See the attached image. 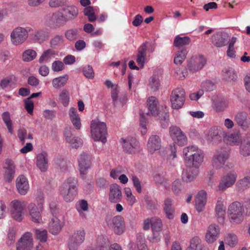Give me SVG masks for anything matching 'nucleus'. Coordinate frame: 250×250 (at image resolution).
<instances>
[{"label":"nucleus","mask_w":250,"mask_h":250,"mask_svg":"<svg viewBox=\"0 0 250 250\" xmlns=\"http://www.w3.org/2000/svg\"><path fill=\"white\" fill-rule=\"evenodd\" d=\"M69 118L74 127L77 129L81 127V120L76 108L71 107L68 111Z\"/></svg>","instance_id":"31"},{"label":"nucleus","mask_w":250,"mask_h":250,"mask_svg":"<svg viewBox=\"0 0 250 250\" xmlns=\"http://www.w3.org/2000/svg\"><path fill=\"white\" fill-rule=\"evenodd\" d=\"M63 224L58 217L54 216L49 225V231L53 235L58 234L62 230Z\"/></svg>","instance_id":"30"},{"label":"nucleus","mask_w":250,"mask_h":250,"mask_svg":"<svg viewBox=\"0 0 250 250\" xmlns=\"http://www.w3.org/2000/svg\"><path fill=\"white\" fill-rule=\"evenodd\" d=\"M30 30V27L24 28L19 26L15 28L10 33L12 44L15 46H18L23 43L27 39Z\"/></svg>","instance_id":"9"},{"label":"nucleus","mask_w":250,"mask_h":250,"mask_svg":"<svg viewBox=\"0 0 250 250\" xmlns=\"http://www.w3.org/2000/svg\"><path fill=\"white\" fill-rule=\"evenodd\" d=\"M201 240L198 237H194L190 240L189 245L187 250H202Z\"/></svg>","instance_id":"45"},{"label":"nucleus","mask_w":250,"mask_h":250,"mask_svg":"<svg viewBox=\"0 0 250 250\" xmlns=\"http://www.w3.org/2000/svg\"><path fill=\"white\" fill-rule=\"evenodd\" d=\"M239 154L244 157L250 156V133H248L240 144Z\"/></svg>","instance_id":"27"},{"label":"nucleus","mask_w":250,"mask_h":250,"mask_svg":"<svg viewBox=\"0 0 250 250\" xmlns=\"http://www.w3.org/2000/svg\"><path fill=\"white\" fill-rule=\"evenodd\" d=\"M185 160L187 163L191 164L193 167L198 168L204 161L203 151L195 146H187L183 149Z\"/></svg>","instance_id":"3"},{"label":"nucleus","mask_w":250,"mask_h":250,"mask_svg":"<svg viewBox=\"0 0 250 250\" xmlns=\"http://www.w3.org/2000/svg\"><path fill=\"white\" fill-rule=\"evenodd\" d=\"M84 14L87 16L88 21L90 22H93L96 21V17L95 15V11L93 8L91 6H88L84 9Z\"/></svg>","instance_id":"56"},{"label":"nucleus","mask_w":250,"mask_h":250,"mask_svg":"<svg viewBox=\"0 0 250 250\" xmlns=\"http://www.w3.org/2000/svg\"><path fill=\"white\" fill-rule=\"evenodd\" d=\"M78 166L80 174L83 177L87 173L91 164V156L85 153H82L79 156L78 159Z\"/></svg>","instance_id":"18"},{"label":"nucleus","mask_w":250,"mask_h":250,"mask_svg":"<svg viewBox=\"0 0 250 250\" xmlns=\"http://www.w3.org/2000/svg\"><path fill=\"white\" fill-rule=\"evenodd\" d=\"M44 199L42 192L38 193L36 200L30 203L27 207L29 219L34 223L42 224L44 223L42 213L44 209Z\"/></svg>","instance_id":"1"},{"label":"nucleus","mask_w":250,"mask_h":250,"mask_svg":"<svg viewBox=\"0 0 250 250\" xmlns=\"http://www.w3.org/2000/svg\"><path fill=\"white\" fill-rule=\"evenodd\" d=\"M64 136L66 142L72 148L77 149L82 146L83 140L78 137L72 136L69 131L65 132Z\"/></svg>","instance_id":"29"},{"label":"nucleus","mask_w":250,"mask_h":250,"mask_svg":"<svg viewBox=\"0 0 250 250\" xmlns=\"http://www.w3.org/2000/svg\"><path fill=\"white\" fill-rule=\"evenodd\" d=\"M228 105L227 101L222 100L214 104V108L217 112L223 111Z\"/></svg>","instance_id":"62"},{"label":"nucleus","mask_w":250,"mask_h":250,"mask_svg":"<svg viewBox=\"0 0 250 250\" xmlns=\"http://www.w3.org/2000/svg\"><path fill=\"white\" fill-rule=\"evenodd\" d=\"M76 208L82 218H86V214L84 212L87 211L88 209V205L86 201L81 200L77 202L76 204Z\"/></svg>","instance_id":"39"},{"label":"nucleus","mask_w":250,"mask_h":250,"mask_svg":"<svg viewBox=\"0 0 250 250\" xmlns=\"http://www.w3.org/2000/svg\"><path fill=\"white\" fill-rule=\"evenodd\" d=\"M219 131L216 127L211 128L207 136V139L209 141H212L219 138Z\"/></svg>","instance_id":"58"},{"label":"nucleus","mask_w":250,"mask_h":250,"mask_svg":"<svg viewBox=\"0 0 250 250\" xmlns=\"http://www.w3.org/2000/svg\"><path fill=\"white\" fill-rule=\"evenodd\" d=\"M67 80L66 76L59 77L53 79L52 84L54 88H60L66 83Z\"/></svg>","instance_id":"47"},{"label":"nucleus","mask_w":250,"mask_h":250,"mask_svg":"<svg viewBox=\"0 0 250 250\" xmlns=\"http://www.w3.org/2000/svg\"><path fill=\"white\" fill-rule=\"evenodd\" d=\"M237 177V174L234 171H230L227 173L221 178L218 187V190L225 191L233 186L236 181Z\"/></svg>","instance_id":"16"},{"label":"nucleus","mask_w":250,"mask_h":250,"mask_svg":"<svg viewBox=\"0 0 250 250\" xmlns=\"http://www.w3.org/2000/svg\"><path fill=\"white\" fill-rule=\"evenodd\" d=\"M3 168L5 180L10 182L13 180L15 173L16 167L14 162L10 159H6Z\"/></svg>","instance_id":"22"},{"label":"nucleus","mask_w":250,"mask_h":250,"mask_svg":"<svg viewBox=\"0 0 250 250\" xmlns=\"http://www.w3.org/2000/svg\"><path fill=\"white\" fill-rule=\"evenodd\" d=\"M247 117L248 114L245 112L238 113L235 117V120L238 125L244 130H246L249 126Z\"/></svg>","instance_id":"34"},{"label":"nucleus","mask_w":250,"mask_h":250,"mask_svg":"<svg viewBox=\"0 0 250 250\" xmlns=\"http://www.w3.org/2000/svg\"><path fill=\"white\" fill-rule=\"evenodd\" d=\"M224 242L227 246L230 248H234L238 243V238L235 234L229 233L225 236Z\"/></svg>","instance_id":"36"},{"label":"nucleus","mask_w":250,"mask_h":250,"mask_svg":"<svg viewBox=\"0 0 250 250\" xmlns=\"http://www.w3.org/2000/svg\"><path fill=\"white\" fill-rule=\"evenodd\" d=\"M229 156V152L225 149H220L216 152L213 156L211 164L215 169L223 167Z\"/></svg>","instance_id":"13"},{"label":"nucleus","mask_w":250,"mask_h":250,"mask_svg":"<svg viewBox=\"0 0 250 250\" xmlns=\"http://www.w3.org/2000/svg\"><path fill=\"white\" fill-rule=\"evenodd\" d=\"M161 139L157 135L151 136L148 141L147 147L148 151L151 153H154L161 148Z\"/></svg>","instance_id":"28"},{"label":"nucleus","mask_w":250,"mask_h":250,"mask_svg":"<svg viewBox=\"0 0 250 250\" xmlns=\"http://www.w3.org/2000/svg\"><path fill=\"white\" fill-rule=\"evenodd\" d=\"M84 75L88 79H92L94 77V72L92 67L88 65L84 67L83 69Z\"/></svg>","instance_id":"61"},{"label":"nucleus","mask_w":250,"mask_h":250,"mask_svg":"<svg viewBox=\"0 0 250 250\" xmlns=\"http://www.w3.org/2000/svg\"><path fill=\"white\" fill-rule=\"evenodd\" d=\"M122 194L120 186L117 184L111 185L109 187L108 194L109 201L113 203H117L121 201Z\"/></svg>","instance_id":"23"},{"label":"nucleus","mask_w":250,"mask_h":250,"mask_svg":"<svg viewBox=\"0 0 250 250\" xmlns=\"http://www.w3.org/2000/svg\"><path fill=\"white\" fill-rule=\"evenodd\" d=\"M92 138L95 141H101L103 143L106 142V125L104 122L98 120L92 121L91 123Z\"/></svg>","instance_id":"7"},{"label":"nucleus","mask_w":250,"mask_h":250,"mask_svg":"<svg viewBox=\"0 0 250 250\" xmlns=\"http://www.w3.org/2000/svg\"><path fill=\"white\" fill-rule=\"evenodd\" d=\"M148 44H149L148 42L144 43L138 49L136 61L138 64L141 67H143L145 63L146 57V50Z\"/></svg>","instance_id":"32"},{"label":"nucleus","mask_w":250,"mask_h":250,"mask_svg":"<svg viewBox=\"0 0 250 250\" xmlns=\"http://www.w3.org/2000/svg\"><path fill=\"white\" fill-rule=\"evenodd\" d=\"M37 56L36 51L32 49L24 50L22 54V60L25 62H30L35 60Z\"/></svg>","instance_id":"42"},{"label":"nucleus","mask_w":250,"mask_h":250,"mask_svg":"<svg viewBox=\"0 0 250 250\" xmlns=\"http://www.w3.org/2000/svg\"><path fill=\"white\" fill-rule=\"evenodd\" d=\"M17 250H31L33 247V238L30 232L25 233L18 242Z\"/></svg>","instance_id":"20"},{"label":"nucleus","mask_w":250,"mask_h":250,"mask_svg":"<svg viewBox=\"0 0 250 250\" xmlns=\"http://www.w3.org/2000/svg\"><path fill=\"white\" fill-rule=\"evenodd\" d=\"M2 118L9 132L11 134H13L14 131L12 125V121L11 120L9 113L8 112H4L2 114Z\"/></svg>","instance_id":"51"},{"label":"nucleus","mask_w":250,"mask_h":250,"mask_svg":"<svg viewBox=\"0 0 250 250\" xmlns=\"http://www.w3.org/2000/svg\"><path fill=\"white\" fill-rule=\"evenodd\" d=\"M78 180L75 177H69L64 181L60 194L65 201L71 202L75 199L78 194Z\"/></svg>","instance_id":"4"},{"label":"nucleus","mask_w":250,"mask_h":250,"mask_svg":"<svg viewBox=\"0 0 250 250\" xmlns=\"http://www.w3.org/2000/svg\"><path fill=\"white\" fill-rule=\"evenodd\" d=\"M78 31L74 29L67 30L65 33V37L69 41L76 40L78 37Z\"/></svg>","instance_id":"63"},{"label":"nucleus","mask_w":250,"mask_h":250,"mask_svg":"<svg viewBox=\"0 0 250 250\" xmlns=\"http://www.w3.org/2000/svg\"><path fill=\"white\" fill-rule=\"evenodd\" d=\"M57 55V52L52 49H48L43 51L41 56L39 59V62L40 63L49 62L51 60L54 58Z\"/></svg>","instance_id":"33"},{"label":"nucleus","mask_w":250,"mask_h":250,"mask_svg":"<svg viewBox=\"0 0 250 250\" xmlns=\"http://www.w3.org/2000/svg\"><path fill=\"white\" fill-rule=\"evenodd\" d=\"M244 209L241 203L234 202L230 204L228 209V219L233 224H239L244 220Z\"/></svg>","instance_id":"6"},{"label":"nucleus","mask_w":250,"mask_h":250,"mask_svg":"<svg viewBox=\"0 0 250 250\" xmlns=\"http://www.w3.org/2000/svg\"><path fill=\"white\" fill-rule=\"evenodd\" d=\"M164 210L167 217L168 219H172L173 218L175 210L172 206V201L171 199L167 198L165 200Z\"/></svg>","instance_id":"38"},{"label":"nucleus","mask_w":250,"mask_h":250,"mask_svg":"<svg viewBox=\"0 0 250 250\" xmlns=\"http://www.w3.org/2000/svg\"><path fill=\"white\" fill-rule=\"evenodd\" d=\"M197 173V170H193L190 168L188 170H185L183 172L182 177L187 182H190L196 178Z\"/></svg>","instance_id":"46"},{"label":"nucleus","mask_w":250,"mask_h":250,"mask_svg":"<svg viewBox=\"0 0 250 250\" xmlns=\"http://www.w3.org/2000/svg\"><path fill=\"white\" fill-rule=\"evenodd\" d=\"M16 187L19 194L22 196L26 195L30 188L27 178L24 175H19L16 180Z\"/></svg>","instance_id":"21"},{"label":"nucleus","mask_w":250,"mask_h":250,"mask_svg":"<svg viewBox=\"0 0 250 250\" xmlns=\"http://www.w3.org/2000/svg\"><path fill=\"white\" fill-rule=\"evenodd\" d=\"M215 215L218 218L223 217L226 213L224 201L222 197H219L215 208Z\"/></svg>","instance_id":"37"},{"label":"nucleus","mask_w":250,"mask_h":250,"mask_svg":"<svg viewBox=\"0 0 250 250\" xmlns=\"http://www.w3.org/2000/svg\"><path fill=\"white\" fill-rule=\"evenodd\" d=\"M125 199L128 205L132 206L137 202L135 196L132 194L131 189L129 188H125L124 189Z\"/></svg>","instance_id":"50"},{"label":"nucleus","mask_w":250,"mask_h":250,"mask_svg":"<svg viewBox=\"0 0 250 250\" xmlns=\"http://www.w3.org/2000/svg\"><path fill=\"white\" fill-rule=\"evenodd\" d=\"M169 133L172 140L178 145L183 146L187 144V137L179 127L176 126H170Z\"/></svg>","instance_id":"15"},{"label":"nucleus","mask_w":250,"mask_h":250,"mask_svg":"<svg viewBox=\"0 0 250 250\" xmlns=\"http://www.w3.org/2000/svg\"><path fill=\"white\" fill-rule=\"evenodd\" d=\"M207 60L203 56H193L188 60L187 68L191 72H198L203 68Z\"/></svg>","instance_id":"12"},{"label":"nucleus","mask_w":250,"mask_h":250,"mask_svg":"<svg viewBox=\"0 0 250 250\" xmlns=\"http://www.w3.org/2000/svg\"><path fill=\"white\" fill-rule=\"evenodd\" d=\"M207 202V193L205 190L200 191L196 196L195 208L198 212H202Z\"/></svg>","instance_id":"24"},{"label":"nucleus","mask_w":250,"mask_h":250,"mask_svg":"<svg viewBox=\"0 0 250 250\" xmlns=\"http://www.w3.org/2000/svg\"><path fill=\"white\" fill-rule=\"evenodd\" d=\"M227 143L230 145L238 146L243 141L239 133H232L225 137Z\"/></svg>","instance_id":"35"},{"label":"nucleus","mask_w":250,"mask_h":250,"mask_svg":"<svg viewBox=\"0 0 250 250\" xmlns=\"http://www.w3.org/2000/svg\"><path fill=\"white\" fill-rule=\"evenodd\" d=\"M44 22L48 26L52 28H57L54 13L50 14L46 16L44 19Z\"/></svg>","instance_id":"53"},{"label":"nucleus","mask_w":250,"mask_h":250,"mask_svg":"<svg viewBox=\"0 0 250 250\" xmlns=\"http://www.w3.org/2000/svg\"><path fill=\"white\" fill-rule=\"evenodd\" d=\"M64 68V63L60 61H55L53 62L51 69L54 72H58Z\"/></svg>","instance_id":"60"},{"label":"nucleus","mask_w":250,"mask_h":250,"mask_svg":"<svg viewBox=\"0 0 250 250\" xmlns=\"http://www.w3.org/2000/svg\"><path fill=\"white\" fill-rule=\"evenodd\" d=\"M185 91L182 88H176L171 92L170 96V103L173 109L181 108L185 101Z\"/></svg>","instance_id":"11"},{"label":"nucleus","mask_w":250,"mask_h":250,"mask_svg":"<svg viewBox=\"0 0 250 250\" xmlns=\"http://www.w3.org/2000/svg\"><path fill=\"white\" fill-rule=\"evenodd\" d=\"M190 42V39L188 37H181L179 35H177L174 39L173 45L175 47H181L189 44Z\"/></svg>","instance_id":"44"},{"label":"nucleus","mask_w":250,"mask_h":250,"mask_svg":"<svg viewBox=\"0 0 250 250\" xmlns=\"http://www.w3.org/2000/svg\"><path fill=\"white\" fill-rule=\"evenodd\" d=\"M220 234V228L215 224H211L207 228L205 239L207 243L212 244L219 237Z\"/></svg>","instance_id":"19"},{"label":"nucleus","mask_w":250,"mask_h":250,"mask_svg":"<svg viewBox=\"0 0 250 250\" xmlns=\"http://www.w3.org/2000/svg\"><path fill=\"white\" fill-rule=\"evenodd\" d=\"M150 227L152 229L153 239L156 241H159L160 239L159 232L162 228V220L157 217H152L145 220L144 222V229L148 230Z\"/></svg>","instance_id":"10"},{"label":"nucleus","mask_w":250,"mask_h":250,"mask_svg":"<svg viewBox=\"0 0 250 250\" xmlns=\"http://www.w3.org/2000/svg\"><path fill=\"white\" fill-rule=\"evenodd\" d=\"M64 16L67 21L75 19L78 15V8L73 5L67 6L65 9Z\"/></svg>","instance_id":"41"},{"label":"nucleus","mask_w":250,"mask_h":250,"mask_svg":"<svg viewBox=\"0 0 250 250\" xmlns=\"http://www.w3.org/2000/svg\"><path fill=\"white\" fill-rule=\"evenodd\" d=\"M86 232L83 228L74 230L69 237L68 247L69 250H80V246L84 242Z\"/></svg>","instance_id":"8"},{"label":"nucleus","mask_w":250,"mask_h":250,"mask_svg":"<svg viewBox=\"0 0 250 250\" xmlns=\"http://www.w3.org/2000/svg\"><path fill=\"white\" fill-rule=\"evenodd\" d=\"M54 15L55 18L56 19L57 27L63 25L67 21H68L64 15L61 12H58L55 13Z\"/></svg>","instance_id":"55"},{"label":"nucleus","mask_w":250,"mask_h":250,"mask_svg":"<svg viewBox=\"0 0 250 250\" xmlns=\"http://www.w3.org/2000/svg\"><path fill=\"white\" fill-rule=\"evenodd\" d=\"M26 202L19 199L12 200L9 205L10 216L12 219L21 222L24 219L25 214Z\"/></svg>","instance_id":"5"},{"label":"nucleus","mask_w":250,"mask_h":250,"mask_svg":"<svg viewBox=\"0 0 250 250\" xmlns=\"http://www.w3.org/2000/svg\"><path fill=\"white\" fill-rule=\"evenodd\" d=\"M131 180L137 192L141 193L142 191L141 182L139 178L136 176L133 175L132 176Z\"/></svg>","instance_id":"64"},{"label":"nucleus","mask_w":250,"mask_h":250,"mask_svg":"<svg viewBox=\"0 0 250 250\" xmlns=\"http://www.w3.org/2000/svg\"><path fill=\"white\" fill-rule=\"evenodd\" d=\"M188 51L186 49H183L175 53L174 58V63L177 65H180L187 57Z\"/></svg>","instance_id":"43"},{"label":"nucleus","mask_w":250,"mask_h":250,"mask_svg":"<svg viewBox=\"0 0 250 250\" xmlns=\"http://www.w3.org/2000/svg\"><path fill=\"white\" fill-rule=\"evenodd\" d=\"M59 100L63 106H67L69 102V92L65 89L62 90L59 95Z\"/></svg>","instance_id":"54"},{"label":"nucleus","mask_w":250,"mask_h":250,"mask_svg":"<svg viewBox=\"0 0 250 250\" xmlns=\"http://www.w3.org/2000/svg\"><path fill=\"white\" fill-rule=\"evenodd\" d=\"M227 38V34L224 32H216L211 36V43L216 47H222L225 45Z\"/></svg>","instance_id":"25"},{"label":"nucleus","mask_w":250,"mask_h":250,"mask_svg":"<svg viewBox=\"0 0 250 250\" xmlns=\"http://www.w3.org/2000/svg\"><path fill=\"white\" fill-rule=\"evenodd\" d=\"M222 76L223 79L229 82H233L236 80L237 75L234 70L230 68H225L222 70Z\"/></svg>","instance_id":"40"},{"label":"nucleus","mask_w":250,"mask_h":250,"mask_svg":"<svg viewBox=\"0 0 250 250\" xmlns=\"http://www.w3.org/2000/svg\"><path fill=\"white\" fill-rule=\"evenodd\" d=\"M122 142L124 150L127 153L134 154L140 151L139 143L135 138L129 137L125 139H122Z\"/></svg>","instance_id":"17"},{"label":"nucleus","mask_w":250,"mask_h":250,"mask_svg":"<svg viewBox=\"0 0 250 250\" xmlns=\"http://www.w3.org/2000/svg\"><path fill=\"white\" fill-rule=\"evenodd\" d=\"M147 106L149 111L153 116H157L158 120L163 128L168 125L169 115L166 107L160 106L158 101L155 97H150L147 100Z\"/></svg>","instance_id":"2"},{"label":"nucleus","mask_w":250,"mask_h":250,"mask_svg":"<svg viewBox=\"0 0 250 250\" xmlns=\"http://www.w3.org/2000/svg\"><path fill=\"white\" fill-rule=\"evenodd\" d=\"M250 185V175L240 180L237 183V187L241 189L246 188Z\"/></svg>","instance_id":"57"},{"label":"nucleus","mask_w":250,"mask_h":250,"mask_svg":"<svg viewBox=\"0 0 250 250\" xmlns=\"http://www.w3.org/2000/svg\"><path fill=\"white\" fill-rule=\"evenodd\" d=\"M16 232L17 230L15 228L12 227L9 229L6 241V245L8 246L14 245L16 240Z\"/></svg>","instance_id":"49"},{"label":"nucleus","mask_w":250,"mask_h":250,"mask_svg":"<svg viewBox=\"0 0 250 250\" xmlns=\"http://www.w3.org/2000/svg\"><path fill=\"white\" fill-rule=\"evenodd\" d=\"M36 166L42 171L45 172L48 168V155L46 152H42L37 155Z\"/></svg>","instance_id":"26"},{"label":"nucleus","mask_w":250,"mask_h":250,"mask_svg":"<svg viewBox=\"0 0 250 250\" xmlns=\"http://www.w3.org/2000/svg\"><path fill=\"white\" fill-rule=\"evenodd\" d=\"M36 238L42 242H45L47 239V231L46 229H36L34 230Z\"/></svg>","instance_id":"52"},{"label":"nucleus","mask_w":250,"mask_h":250,"mask_svg":"<svg viewBox=\"0 0 250 250\" xmlns=\"http://www.w3.org/2000/svg\"><path fill=\"white\" fill-rule=\"evenodd\" d=\"M48 37L47 32L43 30L37 31L35 34V38L38 42H42Z\"/></svg>","instance_id":"59"},{"label":"nucleus","mask_w":250,"mask_h":250,"mask_svg":"<svg viewBox=\"0 0 250 250\" xmlns=\"http://www.w3.org/2000/svg\"><path fill=\"white\" fill-rule=\"evenodd\" d=\"M148 86L152 91H156L158 90L160 86V83L158 76L155 75L150 78Z\"/></svg>","instance_id":"48"},{"label":"nucleus","mask_w":250,"mask_h":250,"mask_svg":"<svg viewBox=\"0 0 250 250\" xmlns=\"http://www.w3.org/2000/svg\"><path fill=\"white\" fill-rule=\"evenodd\" d=\"M108 227L116 234L121 235L125 230L124 218L121 216H116L106 221Z\"/></svg>","instance_id":"14"}]
</instances>
